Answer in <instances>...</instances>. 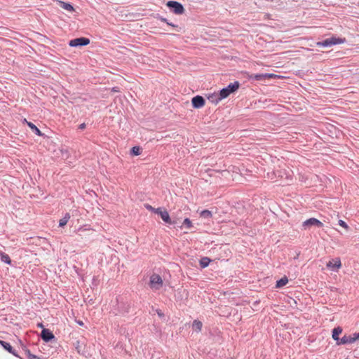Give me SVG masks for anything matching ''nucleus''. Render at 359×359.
<instances>
[{
	"mask_svg": "<svg viewBox=\"0 0 359 359\" xmlns=\"http://www.w3.org/2000/svg\"><path fill=\"white\" fill-rule=\"evenodd\" d=\"M205 99L201 95H196L192 98V106L195 109H200L205 104Z\"/></svg>",
	"mask_w": 359,
	"mask_h": 359,
	"instance_id": "0eeeda50",
	"label": "nucleus"
},
{
	"mask_svg": "<svg viewBox=\"0 0 359 359\" xmlns=\"http://www.w3.org/2000/svg\"><path fill=\"white\" fill-rule=\"evenodd\" d=\"M317 46L320 47H331V42L330 41V39H326L322 41L318 42Z\"/></svg>",
	"mask_w": 359,
	"mask_h": 359,
	"instance_id": "4be33fe9",
	"label": "nucleus"
},
{
	"mask_svg": "<svg viewBox=\"0 0 359 359\" xmlns=\"http://www.w3.org/2000/svg\"><path fill=\"white\" fill-rule=\"evenodd\" d=\"M342 332V328L341 327H337L333 329L332 330V339L336 341L337 344L338 345V342L340 341V339L339 335Z\"/></svg>",
	"mask_w": 359,
	"mask_h": 359,
	"instance_id": "ddd939ff",
	"label": "nucleus"
},
{
	"mask_svg": "<svg viewBox=\"0 0 359 359\" xmlns=\"http://www.w3.org/2000/svg\"><path fill=\"white\" fill-rule=\"evenodd\" d=\"M25 121L27 123V126L30 128L32 132L38 136H43V134L41 132V130L32 123L28 122L26 119Z\"/></svg>",
	"mask_w": 359,
	"mask_h": 359,
	"instance_id": "4468645a",
	"label": "nucleus"
},
{
	"mask_svg": "<svg viewBox=\"0 0 359 359\" xmlns=\"http://www.w3.org/2000/svg\"><path fill=\"white\" fill-rule=\"evenodd\" d=\"M203 327L202 322L198 320H194L192 323V328L194 331L199 332L201 331Z\"/></svg>",
	"mask_w": 359,
	"mask_h": 359,
	"instance_id": "dca6fc26",
	"label": "nucleus"
},
{
	"mask_svg": "<svg viewBox=\"0 0 359 359\" xmlns=\"http://www.w3.org/2000/svg\"><path fill=\"white\" fill-rule=\"evenodd\" d=\"M163 283L162 278L158 274L154 273L150 276L149 285L152 290H157L162 287Z\"/></svg>",
	"mask_w": 359,
	"mask_h": 359,
	"instance_id": "7ed1b4c3",
	"label": "nucleus"
},
{
	"mask_svg": "<svg viewBox=\"0 0 359 359\" xmlns=\"http://www.w3.org/2000/svg\"><path fill=\"white\" fill-rule=\"evenodd\" d=\"M144 207L147 210L160 215V217H161V219H163V221L164 222L169 224H176L175 221H174V220L172 221L171 219L168 212L165 209H164L163 208H155L149 204H144Z\"/></svg>",
	"mask_w": 359,
	"mask_h": 359,
	"instance_id": "f257e3e1",
	"label": "nucleus"
},
{
	"mask_svg": "<svg viewBox=\"0 0 359 359\" xmlns=\"http://www.w3.org/2000/svg\"><path fill=\"white\" fill-rule=\"evenodd\" d=\"M353 336H354V338H355V340L356 341L357 339H359V332L358 333H353Z\"/></svg>",
	"mask_w": 359,
	"mask_h": 359,
	"instance_id": "473e14b6",
	"label": "nucleus"
},
{
	"mask_svg": "<svg viewBox=\"0 0 359 359\" xmlns=\"http://www.w3.org/2000/svg\"><path fill=\"white\" fill-rule=\"evenodd\" d=\"M288 282V279L286 276L281 278L276 282V287H282L285 285Z\"/></svg>",
	"mask_w": 359,
	"mask_h": 359,
	"instance_id": "412c9836",
	"label": "nucleus"
},
{
	"mask_svg": "<svg viewBox=\"0 0 359 359\" xmlns=\"http://www.w3.org/2000/svg\"><path fill=\"white\" fill-rule=\"evenodd\" d=\"M200 216L201 217H203L205 219H210L212 217V212L208 210H202L200 213Z\"/></svg>",
	"mask_w": 359,
	"mask_h": 359,
	"instance_id": "b1692460",
	"label": "nucleus"
},
{
	"mask_svg": "<svg viewBox=\"0 0 359 359\" xmlns=\"http://www.w3.org/2000/svg\"><path fill=\"white\" fill-rule=\"evenodd\" d=\"M90 43V39L86 37H80L69 41V45L71 47L84 46Z\"/></svg>",
	"mask_w": 359,
	"mask_h": 359,
	"instance_id": "39448f33",
	"label": "nucleus"
},
{
	"mask_svg": "<svg viewBox=\"0 0 359 359\" xmlns=\"http://www.w3.org/2000/svg\"><path fill=\"white\" fill-rule=\"evenodd\" d=\"M86 123H81V124H80V125L79 126V128L80 130H83V129H85V128H86Z\"/></svg>",
	"mask_w": 359,
	"mask_h": 359,
	"instance_id": "2f4dec72",
	"label": "nucleus"
},
{
	"mask_svg": "<svg viewBox=\"0 0 359 359\" xmlns=\"http://www.w3.org/2000/svg\"><path fill=\"white\" fill-rule=\"evenodd\" d=\"M315 226L317 227H323V224L316 218H310L303 222V226L306 229L307 227Z\"/></svg>",
	"mask_w": 359,
	"mask_h": 359,
	"instance_id": "423d86ee",
	"label": "nucleus"
},
{
	"mask_svg": "<svg viewBox=\"0 0 359 359\" xmlns=\"http://www.w3.org/2000/svg\"><path fill=\"white\" fill-rule=\"evenodd\" d=\"M339 224L341 226H342V227H344V228H345V229H348V226L347 224H346L344 221H343V220H341V219L339 220Z\"/></svg>",
	"mask_w": 359,
	"mask_h": 359,
	"instance_id": "cd10ccee",
	"label": "nucleus"
},
{
	"mask_svg": "<svg viewBox=\"0 0 359 359\" xmlns=\"http://www.w3.org/2000/svg\"><path fill=\"white\" fill-rule=\"evenodd\" d=\"M355 341L353 334L351 335H344L343 337L340 339V341L338 342V345L346 344H353Z\"/></svg>",
	"mask_w": 359,
	"mask_h": 359,
	"instance_id": "9d476101",
	"label": "nucleus"
},
{
	"mask_svg": "<svg viewBox=\"0 0 359 359\" xmlns=\"http://www.w3.org/2000/svg\"><path fill=\"white\" fill-rule=\"evenodd\" d=\"M208 100L213 103L217 104L219 101L223 100V98L221 97L220 93H212L208 95Z\"/></svg>",
	"mask_w": 359,
	"mask_h": 359,
	"instance_id": "9b49d317",
	"label": "nucleus"
},
{
	"mask_svg": "<svg viewBox=\"0 0 359 359\" xmlns=\"http://www.w3.org/2000/svg\"><path fill=\"white\" fill-rule=\"evenodd\" d=\"M24 351H25V354L27 355L28 358H29V355H32V353L30 352V351L29 349L25 348Z\"/></svg>",
	"mask_w": 359,
	"mask_h": 359,
	"instance_id": "c85d7f7f",
	"label": "nucleus"
},
{
	"mask_svg": "<svg viewBox=\"0 0 359 359\" xmlns=\"http://www.w3.org/2000/svg\"><path fill=\"white\" fill-rule=\"evenodd\" d=\"M166 6L170 9L172 12L177 15L183 14L185 11L182 4L175 1H168Z\"/></svg>",
	"mask_w": 359,
	"mask_h": 359,
	"instance_id": "20e7f679",
	"label": "nucleus"
},
{
	"mask_svg": "<svg viewBox=\"0 0 359 359\" xmlns=\"http://www.w3.org/2000/svg\"><path fill=\"white\" fill-rule=\"evenodd\" d=\"M330 39L332 46L334 45L341 44L345 42V39H341L336 36H332Z\"/></svg>",
	"mask_w": 359,
	"mask_h": 359,
	"instance_id": "f3484780",
	"label": "nucleus"
},
{
	"mask_svg": "<svg viewBox=\"0 0 359 359\" xmlns=\"http://www.w3.org/2000/svg\"><path fill=\"white\" fill-rule=\"evenodd\" d=\"M159 19H160V20H161L162 22H164L167 23V25H170V26H172V27H177V25H175L172 24V22H169L166 18H163V17H161V18H159Z\"/></svg>",
	"mask_w": 359,
	"mask_h": 359,
	"instance_id": "bb28decb",
	"label": "nucleus"
},
{
	"mask_svg": "<svg viewBox=\"0 0 359 359\" xmlns=\"http://www.w3.org/2000/svg\"><path fill=\"white\" fill-rule=\"evenodd\" d=\"M10 353L13 354V355H15L16 357H19L18 355L17 354L16 351L14 349Z\"/></svg>",
	"mask_w": 359,
	"mask_h": 359,
	"instance_id": "72a5a7b5",
	"label": "nucleus"
},
{
	"mask_svg": "<svg viewBox=\"0 0 359 359\" xmlns=\"http://www.w3.org/2000/svg\"><path fill=\"white\" fill-rule=\"evenodd\" d=\"M0 259L2 262H4L7 264H11V259L8 255L0 251Z\"/></svg>",
	"mask_w": 359,
	"mask_h": 359,
	"instance_id": "a211bd4d",
	"label": "nucleus"
},
{
	"mask_svg": "<svg viewBox=\"0 0 359 359\" xmlns=\"http://www.w3.org/2000/svg\"><path fill=\"white\" fill-rule=\"evenodd\" d=\"M29 359H42V358L36 355L32 354V355H29Z\"/></svg>",
	"mask_w": 359,
	"mask_h": 359,
	"instance_id": "c756f323",
	"label": "nucleus"
},
{
	"mask_svg": "<svg viewBox=\"0 0 359 359\" xmlns=\"http://www.w3.org/2000/svg\"><path fill=\"white\" fill-rule=\"evenodd\" d=\"M326 266L332 271H337L341 266V260L339 258H336L330 261Z\"/></svg>",
	"mask_w": 359,
	"mask_h": 359,
	"instance_id": "6e6552de",
	"label": "nucleus"
},
{
	"mask_svg": "<svg viewBox=\"0 0 359 359\" xmlns=\"http://www.w3.org/2000/svg\"><path fill=\"white\" fill-rule=\"evenodd\" d=\"M39 326L41 327H43V325L41 323L39 324Z\"/></svg>",
	"mask_w": 359,
	"mask_h": 359,
	"instance_id": "c9c22d12",
	"label": "nucleus"
},
{
	"mask_svg": "<svg viewBox=\"0 0 359 359\" xmlns=\"http://www.w3.org/2000/svg\"><path fill=\"white\" fill-rule=\"evenodd\" d=\"M70 219V215L69 213H66L63 218L60 219L59 221V226L63 227L67 224L69 219Z\"/></svg>",
	"mask_w": 359,
	"mask_h": 359,
	"instance_id": "aec40b11",
	"label": "nucleus"
},
{
	"mask_svg": "<svg viewBox=\"0 0 359 359\" xmlns=\"http://www.w3.org/2000/svg\"><path fill=\"white\" fill-rule=\"evenodd\" d=\"M156 313H157V314L158 315V316H160V317H163V316H164V314H163V313L162 312V311H161V310H158V309H157V310H156Z\"/></svg>",
	"mask_w": 359,
	"mask_h": 359,
	"instance_id": "7c9ffc66",
	"label": "nucleus"
},
{
	"mask_svg": "<svg viewBox=\"0 0 359 359\" xmlns=\"http://www.w3.org/2000/svg\"><path fill=\"white\" fill-rule=\"evenodd\" d=\"M41 339L46 341L48 342L55 338L54 334L48 329H43L41 333Z\"/></svg>",
	"mask_w": 359,
	"mask_h": 359,
	"instance_id": "1a4fd4ad",
	"label": "nucleus"
},
{
	"mask_svg": "<svg viewBox=\"0 0 359 359\" xmlns=\"http://www.w3.org/2000/svg\"><path fill=\"white\" fill-rule=\"evenodd\" d=\"M272 74H252L250 76V79H255L256 81H262L266 78H270L272 77Z\"/></svg>",
	"mask_w": 359,
	"mask_h": 359,
	"instance_id": "f8f14e48",
	"label": "nucleus"
},
{
	"mask_svg": "<svg viewBox=\"0 0 359 359\" xmlns=\"http://www.w3.org/2000/svg\"><path fill=\"white\" fill-rule=\"evenodd\" d=\"M0 344L4 347V349L8 351L9 353H11L13 350V348L8 342L0 341Z\"/></svg>",
	"mask_w": 359,
	"mask_h": 359,
	"instance_id": "5701e85b",
	"label": "nucleus"
},
{
	"mask_svg": "<svg viewBox=\"0 0 359 359\" xmlns=\"http://www.w3.org/2000/svg\"><path fill=\"white\" fill-rule=\"evenodd\" d=\"M78 323H79L80 325H83V322H82V321H79V322H78Z\"/></svg>",
	"mask_w": 359,
	"mask_h": 359,
	"instance_id": "f704fd0d",
	"label": "nucleus"
},
{
	"mask_svg": "<svg viewBox=\"0 0 359 359\" xmlns=\"http://www.w3.org/2000/svg\"><path fill=\"white\" fill-rule=\"evenodd\" d=\"M183 224L185 225L188 229L192 227V222L189 218H185L184 219Z\"/></svg>",
	"mask_w": 359,
	"mask_h": 359,
	"instance_id": "a878e982",
	"label": "nucleus"
},
{
	"mask_svg": "<svg viewBox=\"0 0 359 359\" xmlns=\"http://www.w3.org/2000/svg\"><path fill=\"white\" fill-rule=\"evenodd\" d=\"M240 86L238 81H234L233 83H229L226 87L220 90L219 93L221 97L223 99L226 98L231 93L236 91Z\"/></svg>",
	"mask_w": 359,
	"mask_h": 359,
	"instance_id": "f03ea898",
	"label": "nucleus"
},
{
	"mask_svg": "<svg viewBox=\"0 0 359 359\" xmlns=\"http://www.w3.org/2000/svg\"><path fill=\"white\" fill-rule=\"evenodd\" d=\"M59 4L60 7L67 11L72 12L74 11L73 6L69 3H66L65 1H60Z\"/></svg>",
	"mask_w": 359,
	"mask_h": 359,
	"instance_id": "2eb2a0df",
	"label": "nucleus"
},
{
	"mask_svg": "<svg viewBox=\"0 0 359 359\" xmlns=\"http://www.w3.org/2000/svg\"><path fill=\"white\" fill-rule=\"evenodd\" d=\"M211 260L207 257H202L200 259V266L202 269L207 267L210 263Z\"/></svg>",
	"mask_w": 359,
	"mask_h": 359,
	"instance_id": "6ab92c4d",
	"label": "nucleus"
},
{
	"mask_svg": "<svg viewBox=\"0 0 359 359\" xmlns=\"http://www.w3.org/2000/svg\"><path fill=\"white\" fill-rule=\"evenodd\" d=\"M130 153L134 156H138L141 154V148L138 146H135L131 149Z\"/></svg>",
	"mask_w": 359,
	"mask_h": 359,
	"instance_id": "393cba45",
	"label": "nucleus"
}]
</instances>
